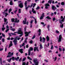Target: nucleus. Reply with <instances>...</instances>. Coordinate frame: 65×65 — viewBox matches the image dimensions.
Wrapping results in <instances>:
<instances>
[{
	"label": "nucleus",
	"mask_w": 65,
	"mask_h": 65,
	"mask_svg": "<svg viewBox=\"0 0 65 65\" xmlns=\"http://www.w3.org/2000/svg\"><path fill=\"white\" fill-rule=\"evenodd\" d=\"M18 34H20L21 35H19V37H21L23 35V33L22 30H21V28H19V29L18 30Z\"/></svg>",
	"instance_id": "1"
},
{
	"label": "nucleus",
	"mask_w": 65,
	"mask_h": 65,
	"mask_svg": "<svg viewBox=\"0 0 65 65\" xmlns=\"http://www.w3.org/2000/svg\"><path fill=\"white\" fill-rule=\"evenodd\" d=\"M33 61L35 65H38L39 64V62L37 61V58H34V59Z\"/></svg>",
	"instance_id": "2"
},
{
	"label": "nucleus",
	"mask_w": 65,
	"mask_h": 65,
	"mask_svg": "<svg viewBox=\"0 0 65 65\" xmlns=\"http://www.w3.org/2000/svg\"><path fill=\"white\" fill-rule=\"evenodd\" d=\"M8 55H8L7 56V58H8V57H11L13 55V53H11V52H9L8 53Z\"/></svg>",
	"instance_id": "3"
},
{
	"label": "nucleus",
	"mask_w": 65,
	"mask_h": 65,
	"mask_svg": "<svg viewBox=\"0 0 65 65\" xmlns=\"http://www.w3.org/2000/svg\"><path fill=\"white\" fill-rule=\"evenodd\" d=\"M40 41H41L42 42H43V43H44L45 42V39L44 37L43 38V41H42V38L40 37Z\"/></svg>",
	"instance_id": "4"
},
{
	"label": "nucleus",
	"mask_w": 65,
	"mask_h": 65,
	"mask_svg": "<svg viewBox=\"0 0 65 65\" xmlns=\"http://www.w3.org/2000/svg\"><path fill=\"white\" fill-rule=\"evenodd\" d=\"M19 57H17V58H14V57H12L11 59L13 61V60H15L16 61H18V60L19 59Z\"/></svg>",
	"instance_id": "5"
},
{
	"label": "nucleus",
	"mask_w": 65,
	"mask_h": 65,
	"mask_svg": "<svg viewBox=\"0 0 65 65\" xmlns=\"http://www.w3.org/2000/svg\"><path fill=\"white\" fill-rule=\"evenodd\" d=\"M31 32V31H29V32H28L27 31L25 32V37H27V36H28V35H29V34H30Z\"/></svg>",
	"instance_id": "6"
},
{
	"label": "nucleus",
	"mask_w": 65,
	"mask_h": 65,
	"mask_svg": "<svg viewBox=\"0 0 65 65\" xmlns=\"http://www.w3.org/2000/svg\"><path fill=\"white\" fill-rule=\"evenodd\" d=\"M45 9H48V7L50 6V5L48 3H47L45 5Z\"/></svg>",
	"instance_id": "7"
},
{
	"label": "nucleus",
	"mask_w": 65,
	"mask_h": 65,
	"mask_svg": "<svg viewBox=\"0 0 65 65\" xmlns=\"http://www.w3.org/2000/svg\"><path fill=\"white\" fill-rule=\"evenodd\" d=\"M13 42L14 43L15 45H17V44H18V41H17V39H14V40L13 41Z\"/></svg>",
	"instance_id": "8"
},
{
	"label": "nucleus",
	"mask_w": 65,
	"mask_h": 65,
	"mask_svg": "<svg viewBox=\"0 0 65 65\" xmlns=\"http://www.w3.org/2000/svg\"><path fill=\"white\" fill-rule=\"evenodd\" d=\"M61 39H62V36L60 35L59 36V38L58 41V42H61Z\"/></svg>",
	"instance_id": "9"
},
{
	"label": "nucleus",
	"mask_w": 65,
	"mask_h": 65,
	"mask_svg": "<svg viewBox=\"0 0 65 65\" xmlns=\"http://www.w3.org/2000/svg\"><path fill=\"white\" fill-rule=\"evenodd\" d=\"M19 6L20 7V8H23V3H21L19 5Z\"/></svg>",
	"instance_id": "10"
},
{
	"label": "nucleus",
	"mask_w": 65,
	"mask_h": 65,
	"mask_svg": "<svg viewBox=\"0 0 65 65\" xmlns=\"http://www.w3.org/2000/svg\"><path fill=\"white\" fill-rule=\"evenodd\" d=\"M35 5H36V3H35V4H33V3H32L31 4L30 7H32V6H33V8H34Z\"/></svg>",
	"instance_id": "11"
},
{
	"label": "nucleus",
	"mask_w": 65,
	"mask_h": 65,
	"mask_svg": "<svg viewBox=\"0 0 65 65\" xmlns=\"http://www.w3.org/2000/svg\"><path fill=\"white\" fill-rule=\"evenodd\" d=\"M52 9H53L54 11H55V9H57V8L55 7V6H52Z\"/></svg>",
	"instance_id": "12"
},
{
	"label": "nucleus",
	"mask_w": 65,
	"mask_h": 65,
	"mask_svg": "<svg viewBox=\"0 0 65 65\" xmlns=\"http://www.w3.org/2000/svg\"><path fill=\"white\" fill-rule=\"evenodd\" d=\"M13 45V44H12V41H11L10 42V43L9 44V48L11 46H12Z\"/></svg>",
	"instance_id": "13"
},
{
	"label": "nucleus",
	"mask_w": 65,
	"mask_h": 65,
	"mask_svg": "<svg viewBox=\"0 0 65 65\" xmlns=\"http://www.w3.org/2000/svg\"><path fill=\"white\" fill-rule=\"evenodd\" d=\"M27 1H26L24 3L25 7H26L25 8V9H27L28 8V7H27Z\"/></svg>",
	"instance_id": "14"
},
{
	"label": "nucleus",
	"mask_w": 65,
	"mask_h": 65,
	"mask_svg": "<svg viewBox=\"0 0 65 65\" xmlns=\"http://www.w3.org/2000/svg\"><path fill=\"white\" fill-rule=\"evenodd\" d=\"M61 19H62L61 20V22H64V18H63V17L62 16H61Z\"/></svg>",
	"instance_id": "15"
},
{
	"label": "nucleus",
	"mask_w": 65,
	"mask_h": 65,
	"mask_svg": "<svg viewBox=\"0 0 65 65\" xmlns=\"http://www.w3.org/2000/svg\"><path fill=\"white\" fill-rule=\"evenodd\" d=\"M32 11L34 13H36V11L34 10V9L32 8Z\"/></svg>",
	"instance_id": "16"
},
{
	"label": "nucleus",
	"mask_w": 65,
	"mask_h": 65,
	"mask_svg": "<svg viewBox=\"0 0 65 65\" xmlns=\"http://www.w3.org/2000/svg\"><path fill=\"white\" fill-rule=\"evenodd\" d=\"M17 18H15V22H14V23H18L19 22L20 20H18L17 21Z\"/></svg>",
	"instance_id": "17"
},
{
	"label": "nucleus",
	"mask_w": 65,
	"mask_h": 65,
	"mask_svg": "<svg viewBox=\"0 0 65 65\" xmlns=\"http://www.w3.org/2000/svg\"><path fill=\"white\" fill-rule=\"evenodd\" d=\"M25 21L24 20L23 21V23L24 24H26V21H27V19L26 18H25L24 19Z\"/></svg>",
	"instance_id": "18"
},
{
	"label": "nucleus",
	"mask_w": 65,
	"mask_h": 65,
	"mask_svg": "<svg viewBox=\"0 0 65 65\" xmlns=\"http://www.w3.org/2000/svg\"><path fill=\"white\" fill-rule=\"evenodd\" d=\"M23 49H21L19 50V52H20L21 54H23Z\"/></svg>",
	"instance_id": "19"
},
{
	"label": "nucleus",
	"mask_w": 65,
	"mask_h": 65,
	"mask_svg": "<svg viewBox=\"0 0 65 65\" xmlns=\"http://www.w3.org/2000/svg\"><path fill=\"white\" fill-rule=\"evenodd\" d=\"M16 39H17L18 40H19L20 39H21V38L20 37H19L18 36H17L16 37Z\"/></svg>",
	"instance_id": "20"
},
{
	"label": "nucleus",
	"mask_w": 65,
	"mask_h": 65,
	"mask_svg": "<svg viewBox=\"0 0 65 65\" xmlns=\"http://www.w3.org/2000/svg\"><path fill=\"white\" fill-rule=\"evenodd\" d=\"M18 33V32H14L13 33H11V34H12V35H17V34H15L16 33Z\"/></svg>",
	"instance_id": "21"
},
{
	"label": "nucleus",
	"mask_w": 65,
	"mask_h": 65,
	"mask_svg": "<svg viewBox=\"0 0 65 65\" xmlns=\"http://www.w3.org/2000/svg\"><path fill=\"white\" fill-rule=\"evenodd\" d=\"M33 50V49L31 47H30L28 50V51H32Z\"/></svg>",
	"instance_id": "22"
},
{
	"label": "nucleus",
	"mask_w": 65,
	"mask_h": 65,
	"mask_svg": "<svg viewBox=\"0 0 65 65\" xmlns=\"http://www.w3.org/2000/svg\"><path fill=\"white\" fill-rule=\"evenodd\" d=\"M46 39L47 41H48L49 40H50V38H49L48 36H47L46 37Z\"/></svg>",
	"instance_id": "23"
},
{
	"label": "nucleus",
	"mask_w": 65,
	"mask_h": 65,
	"mask_svg": "<svg viewBox=\"0 0 65 65\" xmlns=\"http://www.w3.org/2000/svg\"><path fill=\"white\" fill-rule=\"evenodd\" d=\"M4 27V25H3V27L2 28V31H4V30H5V28Z\"/></svg>",
	"instance_id": "24"
},
{
	"label": "nucleus",
	"mask_w": 65,
	"mask_h": 65,
	"mask_svg": "<svg viewBox=\"0 0 65 65\" xmlns=\"http://www.w3.org/2000/svg\"><path fill=\"white\" fill-rule=\"evenodd\" d=\"M40 50H41L42 48H43V47H42V44H40Z\"/></svg>",
	"instance_id": "25"
},
{
	"label": "nucleus",
	"mask_w": 65,
	"mask_h": 65,
	"mask_svg": "<svg viewBox=\"0 0 65 65\" xmlns=\"http://www.w3.org/2000/svg\"><path fill=\"white\" fill-rule=\"evenodd\" d=\"M14 21H15V19L14 18H12L11 19V21L12 22H13L14 23V22H15Z\"/></svg>",
	"instance_id": "26"
},
{
	"label": "nucleus",
	"mask_w": 65,
	"mask_h": 65,
	"mask_svg": "<svg viewBox=\"0 0 65 65\" xmlns=\"http://www.w3.org/2000/svg\"><path fill=\"white\" fill-rule=\"evenodd\" d=\"M38 48V47H35L34 49V50L35 52V51H36V50H37Z\"/></svg>",
	"instance_id": "27"
},
{
	"label": "nucleus",
	"mask_w": 65,
	"mask_h": 65,
	"mask_svg": "<svg viewBox=\"0 0 65 65\" xmlns=\"http://www.w3.org/2000/svg\"><path fill=\"white\" fill-rule=\"evenodd\" d=\"M11 58L7 60V61H8V62H11Z\"/></svg>",
	"instance_id": "28"
},
{
	"label": "nucleus",
	"mask_w": 65,
	"mask_h": 65,
	"mask_svg": "<svg viewBox=\"0 0 65 65\" xmlns=\"http://www.w3.org/2000/svg\"><path fill=\"white\" fill-rule=\"evenodd\" d=\"M45 19H48V20H51V18H50L49 16H47L45 17Z\"/></svg>",
	"instance_id": "29"
},
{
	"label": "nucleus",
	"mask_w": 65,
	"mask_h": 65,
	"mask_svg": "<svg viewBox=\"0 0 65 65\" xmlns=\"http://www.w3.org/2000/svg\"><path fill=\"white\" fill-rule=\"evenodd\" d=\"M10 5H13V3H12V1H11L10 2Z\"/></svg>",
	"instance_id": "30"
},
{
	"label": "nucleus",
	"mask_w": 65,
	"mask_h": 65,
	"mask_svg": "<svg viewBox=\"0 0 65 65\" xmlns=\"http://www.w3.org/2000/svg\"><path fill=\"white\" fill-rule=\"evenodd\" d=\"M48 3H50V4H51L52 3V0H50L48 1Z\"/></svg>",
	"instance_id": "31"
},
{
	"label": "nucleus",
	"mask_w": 65,
	"mask_h": 65,
	"mask_svg": "<svg viewBox=\"0 0 65 65\" xmlns=\"http://www.w3.org/2000/svg\"><path fill=\"white\" fill-rule=\"evenodd\" d=\"M64 24H61L60 25V27L61 28H63V26Z\"/></svg>",
	"instance_id": "32"
},
{
	"label": "nucleus",
	"mask_w": 65,
	"mask_h": 65,
	"mask_svg": "<svg viewBox=\"0 0 65 65\" xmlns=\"http://www.w3.org/2000/svg\"><path fill=\"white\" fill-rule=\"evenodd\" d=\"M57 57H55V58H53V59H54V61H56V60L57 59Z\"/></svg>",
	"instance_id": "33"
},
{
	"label": "nucleus",
	"mask_w": 65,
	"mask_h": 65,
	"mask_svg": "<svg viewBox=\"0 0 65 65\" xmlns=\"http://www.w3.org/2000/svg\"><path fill=\"white\" fill-rule=\"evenodd\" d=\"M8 10V9H6V10L4 11V12H3V13H4V14H5V11H7Z\"/></svg>",
	"instance_id": "34"
},
{
	"label": "nucleus",
	"mask_w": 65,
	"mask_h": 65,
	"mask_svg": "<svg viewBox=\"0 0 65 65\" xmlns=\"http://www.w3.org/2000/svg\"><path fill=\"white\" fill-rule=\"evenodd\" d=\"M55 32L56 33H57V34H58L59 33V31H58V30H56V31H55Z\"/></svg>",
	"instance_id": "35"
},
{
	"label": "nucleus",
	"mask_w": 65,
	"mask_h": 65,
	"mask_svg": "<svg viewBox=\"0 0 65 65\" xmlns=\"http://www.w3.org/2000/svg\"><path fill=\"white\" fill-rule=\"evenodd\" d=\"M12 11V9H10L9 10V13H10L11 11Z\"/></svg>",
	"instance_id": "36"
},
{
	"label": "nucleus",
	"mask_w": 65,
	"mask_h": 65,
	"mask_svg": "<svg viewBox=\"0 0 65 65\" xmlns=\"http://www.w3.org/2000/svg\"><path fill=\"white\" fill-rule=\"evenodd\" d=\"M31 53V51H28V56H30V54Z\"/></svg>",
	"instance_id": "37"
},
{
	"label": "nucleus",
	"mask_w": 65,
	"mask_h": 65,
	"mask_svg": "<svg viewBox=\"0 0 65 65\" xmlns=\"http://www.w3.org/2000/svg\"><path fill=\"white\" fill-rule=\"evenodd\" d=\"M7 15H8V14L7 13H5V17H6L7 16Z\"/></svg>",
	"instance_id": "38"
},
{
	"label": "nucleus",
	"mask_w": 65,
	"mask_h": 65,
	"mask_svg": "<svg viewBox=\"0 0 65 65\" xmlns=\"http://www.w3.org/2000/svg\"><path fill=\"white\" fill-rule=\"evenodd\" d=\"M4 21L5 22H6L7 21V19L6 18H4Z\"/></svg>",
	"instance_id": "39"
},
{
	"label": "nucleus",
	"mask_w": 65,
	"mask_h": 65,
	"mask_svg": "<svg viewBox=\"0 0 65 65\" xmlns=\"http://www.w3.org/2000/svg\"><path fill=\"white\" fill-rule=\"evenodd\" d=\"M35 23L36 24H37V21H36V19H35Z\"/></svg>",
	"instance_id": "40"
},
{
	"label": "nucleus",
	"mask_w": 65,
	"mask_h": 65,
	"mask_svg": "<svg viewBox=\"0 0 65 65\" xmlns=\"http://www.w3.org/2000/svg\"><path fill=\"white\" fill-rule=\"evenodd\" d=\"M0 61L1 65H2V58H0Z\"/></svg>",
	"instance_id": "41"
},
{
	"label": "nucleus",
	"mask_w": 65,
	"mask_h": 65,
	"mask_svg": "<svg viewBox=\"0 0 65 65\" xmlns=\"http://www.w3.org/2000/svg\"><path fill=\"white\" fill-rule=\"evenodd\" d=\"M21 9H19V11L18 12V13H21Z\"/></svg>",
	"instance_id": "42"
},
{
	"label": "nucleus",
	"mask_w": 65,
	"mask_h": 65,
	"mask_svg": "<svg viewBox=\"0 0 65 65\" xmlns=\"http://www.w3.org/2000/svg\"><path fill=\"white\" fill-rule=\"evenodd\" d=\"M11 30H12V31H15V29L14 28H12V29H10Z\"/></svg>",
	"instance_id": "43"
},
{
	"label": "nucleus",
	"mask_w": 65,
	"mask_h": 65,
	"mask_svg": "<svg viewBox=\"0 0 65 65\" xmlns=\"http://www.w3.org/2000/svg\"><path fill=\"white\" fill-rule=\"evenodd\" d=\"M22 65H26V63L25 62H24L22 63Z\"/></svg>",
	"instance_id": "44"
},
{
	"label": "nucleus",
	"mask_w": 65,
	"mask_h": 65,
	"mask_svg": "<svg viewBox=\"0 0 65 65\" xmlns=\"http://www.w3.org/2000/svg\"><path fill=\"white\" fill-rule=\"evenodd\" d=\"M26 57H25L24 58H23L22 61H25V60H26Z\"/></svg>",
	"instance_id": "45"
},
{
	"label": "nucleus",
	"mask_w": 65,
	"mask_h": 65,
	"mask_svg": "<svg viewBox=\"0 0 65 65\" xmlns=\"http://www.w3.org/2000/svg\"><path fill=\"white\" fill-rule=\"evenodd\" d=\"M2 41L3 42H4V41H5V40L3 38L2 39Z\"/></svg>",
	"instance_id": "46"
},
{
	"label": "nucleus",
	"mask_w": 65,
	"mask_h": 65,
	"mask_svg": "<svg viewBox=\"0 0 65 65\" xmlns=\"http://www.w3.org/2000/svg\"><path fill=\"white\" fill-rule=\"evenodd\" d=\"M9 30V28L8 29L6 30L5 32H8V31Z\"/></svg>",
	"instance_id": "47"
},
{
	"label": "nucleus",
	"mask_w": 65,
	"mask_h": 65,
	"mask_svg": "<svg viewBox=\"0 0 65 65\" xmlns=\"http://www.w3.org/2000/svg\"><path fill=\"white\" fill-rule=\"evenodd\" d=\"M52 3L53 4H55V2H54V1L52 0Z\"/></svg>",
	"instance_id": "48"
},
{
	"label": "nucleus",
	"mask_w": 65,
	"mask_h": 65,
	"mask_svg": "<svg viewBox=\"0 0 65 65\" xmlns=\"http://www.w3.org/2000/svg\"><path fill=\"white\" fill-rule=\"evenodd\" d=\"M59 50L60 52H61L62 51V48H59Z\"/></svg>",
	"instance_id": "49"
},
{
	"label": "nucleus",
	"mask_w": 65,
	"mask_h": 65,
	"mask_svg": "<svg viewBox=\"0 0 65 65\" xmlns=\"http://www.w3.org/2000/svg\"><path fill=\"white\" fill-rule=\"evenodd\" d=\"M43 17H42V16H41L40 18V20H42L43 19Z\"/></svg>",
	"instance_id": "50"
},
{
	"label": "nucleus",
	"mask_w": 65,
	"mask_h": 65,
	"mask_svg": "<svg viewBox=\"0 0 65 65\" xmlns=\"http://www.w3.org/2000/svg\"><path fill=\"white\" fill-rule=\"evenodd\" d=\"M25 45V42H24L23 43L22 45V46H24Z\"/></svg>",
	"instance_id": "51"
},
{
	"label": "nucleus",
	"mask_w": 65,
	"mask_h": 65,
	"mask_svg": "<svg viewBox=\"0 0 65 65\" xmlns=\"http://www.w3.org/2000/svg\"><path fill=\"white\" fill-rule=\"evenodd\" d=\"M53 46L52 45L51 48V49L53 50Z\"/></svg>",
	"instance_id": "52"
},
{
	"label": "nucleus",
	"mask_w": 65,
	"mask_h": 65,
	"mask_svg": "<svg viewBox=\"0 0 65 65\" xmlns=\"http://www.w3.org/2000/svg\"><path fill=\"white\" fill-rule=\"evenodd\" d=\"M29 42L31 44H32V43H33V41H32V40H31Z\"/></svg>",
	"instance_id": "53"
},
{
	"label": "nucleus",
	"mask_w": 65,
	"mask_h": 65,
	"mask_svg": "<svg viewBox=\"0 0 65 65\" xmlns=\"http://www.w3.org/2000/svg\"><path fill=\"white\" fill-rule=\"evenodd\" d=\"M61 4L62 5H64V2H62L61 3Z\"/></svg>",
	"instance_id": "54"
},
{
	"label": "nucleus",
	"mask_w": 65,
	"mask_h": 65,
	"mask_svg": "<svg viewBox=\"0 0 65 65\" xmlns=\"http://www.w3.org/2000/svg\"><path fill=\"white\" fill-rule=\"evenodd\" d=\"M34 20H31L30 22V24H32L33 23V22Z\"/></svg>",
	"instance_id": "55"
},
{
	"label": "nucleus",
	"mask_w": 65,
	"mask_h": 65,
	"mask_svg": "<svg viewBox=\"0 0 65 65\" xmlns=\"http://www.w3.org/2000/svg\"><path fill=\"white\" fill-rule=\"evenodd\" d=\"M44 13H42V15L41 16L43 17H44Z\"/></svg>",
	"instance_id": "56"
},
{
	"label": "nucleus",
	"mask_w": 65,
	"mask_h": 65,
	"mask_svg": "<svg viewBox=\"0 0 65 65\" xmlns=\"http://www.w3.org/2000/svg\"><path fill=\"white\" fill-rule=\"evenodd\" d=\"M17 10H15V11H14V13H16V12L17 11Z\"/></svg>",
	"instance_id": "57"
},
{
	"label": "nucleus",
	"mask_w": 65,
	"mask_h": 65,
	"mask_svg": "<svg viewBox=\"0 0 65 65\" xmlns=\"http://www.w3.org/2000/svg\"><path fill=\"white\" fill-rule=\"evenodd\" d=\"M53 21H55L56 20V19L55 18H53Z\"/></svg>",
	"instance_id": "58"
},
{
	"label": "nucleus",
	"mask_w": 65,
	"mask_h": 65,
	"mask_svg": "<svg viewBox=\"0 0 65 65\" xmlns=\"http://www.w3.org/2000/svg\"><path fill=\"white\" fill-rule=\"evenodd\" d=\"M3 48H0V51H3Z\"/></svg>",
	"instance_id": "59"
},
{
	"label": "nucleus",
	"mask_w": 65,
	"mask_h": 65,
	"mask_svg": "<svg viewBox=\"0 0 65 65\" xmlns=\"http://www.w3.org/2000/svg\"><path fill=\"white\" fill-rule=\"evenodd\" d=\"M22 61V58H20L19 60V62H21Z\"/></svg>",
	"instance_id": "60"
},
{
	"label": "nucleus",
	"mask_w": 65,
	"mask_h": 65,
	"mask_svg": "<svg viewBox=\"0 0 65 65\" xmlns=\"http://www.w3.org/2000/svg\"><path fill=\"white\" fill-rule=\"evenodd\" d=\"M38 31L39 33L41 32V29H39V30H38Z\"/></svg>",
	"instance_id": "61"
},
{
	"label": "nucleus",
	"mask_w": 65,
	"mask_h": 65,
	"mask_svg": "<svg viewBox=\"0 0 65 65\" xmlns=\"http://www.w3.org/2000/svg\"><path fill=\"white\" fill-rule=\"evenodd\" d=\"M39 9V7H38L36 8V9H37V10H38V9Z\"/></svg>",
	"instance_id": "62"
},
{
	"label": "nucleus",
	"mask_w": 65,
	"mask_h": 65,
	"mask_svg": "<svg viewBox=\"0 0 65 65\" xmlns=\"http://www.w3.org/2000/svg\"><path fill=\"white\" fill-rule=\"evenodd\" d=\"M2 36H3V37H5V35H4L3 34H2Z\"/></svg>",
	"instance_id": "63"
},
{
	"label": "nucleus",
	"mask_w": 65,
	"mask_h": 65,
	"mask_svg": "<svg viewBox=\"0 0 65 65\" xmlns=\"http://www.w3.org/2000/svg\"><path fill=\"white\" fill-rule=\"evenodd\" d=\"M65 49L64 48H63L62 49V51H63V52H64V51H65Z\"/></svg>",
	"instance_id": "64"
}]
</instances>
